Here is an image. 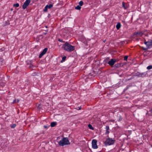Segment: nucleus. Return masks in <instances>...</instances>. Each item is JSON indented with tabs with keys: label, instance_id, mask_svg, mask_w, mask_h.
Masks as SVG:
<instances>
[{
	"label": "nucleus",
	"instance_id": "f257e3e1",
	"mask_svg": "<svg viewBox=\"0 0 152 152\" xmlns=\"http://www.w3.org/2000/svg\"><path fill=\"white\" fill-rule=\"evenodd\" d=\"M62 48L65 50L71 52L74 50V46L69 44L67 42H66L62 46Z\"/></svg>",
	"mask_w": 152,
	"mask_h": 152
},
{
	"label": "nucleus",
	"instance_id": "f03ea898",
	"mask_svg": "<svg viewBox=\"0 0 152 152\" xmlns=\"http://www.w3.org/2000/svg\"><path fill=\"white\" fill-rule=\"evenodd\" d=\"M59 144L61 146H64V145H69L70 143L67 138H63L59 142Z\"/></svg>",
	"mask_w": 152,
	"mask_h": 152
},
{
	"label": "nucleus",
	"instance_id": "7ed1b4c3",
	"mask_svg": "<svg viewBox=\"0 0 152 152\" xmlns=\"http://www.w3.org/2000/svg\"><path fill=\"white\" fill-rule=\"evenodd\" d=\"M97 141L95 139L93 140L92 142V147L94 149H97L98 146L97 145Z\"/></svg>",
	"mask_w": 152,
	"mask_h": 152
},
{
	"label": "nucleus",
	"instance_id": "20e7f679",
	"mask_svg": "<svg viewBox=\"0 0 152 152\" xmlns=\"http://www.w3.org/2000/svg\"><path fill=\"white\" fill-rule=\"evenodd\" d=\"M31 0H26L23 5V9L24 10L28 6Z\"/></svg>",
	"mask_w": 152,
	"mask_h": 152
},
{
	"label": "nucleus",
	"instance_id": "39448f33",
	"mask_svg": "<svg viewBox=\"0 0 152 152\" xmlns=\"http://www.w3.org/2000/svg\"><path fill=\"white\" fill-rule=\"evenodd\" d=\"M106 143L109 145L113 144L114 142V140L111 139L109 138L107 139Z\"/></svg>",
	"mask_w": 152,
	"mask_h": 152
},
{
	"label": "nucleus",
	"instance_id": "423d86ee",
	"mask_svg": "<svg viewBox=\"0 0 152 152\" xmlns=\"http://www.w3.org/2000/svg\"><path fill=\"white\" fill-rule=\"evenodd\" d=\"M116 60L115 59H112L108 62V64L111 66H112L114 63L116 62Z\"/></svg>",
	"mask_w": 152,
	"mask_h": 152
},
{
	"label": "nucleus",
	"instance_id": "0eeeda50",
	"mask_svg": "<svg viewBox=\"0 0 152 152\" xmlns=\"http://www.w3.org/2000/svg\"><path fill=\"white\" fill-rule=\"evenodd\" d=\"M48 50V48H46L44 49L41 53L39 55V57L41 58L43 55H44Z\"/></svg>",
	"mask_w": 152,
	"mask_h": 152
},
{
	"label": "nucleus",
	"instance_id": "6e6552de",
	"mask_svg": "<svg viewBox=\"0 0 152 152\" xmlns=\"http://www.w3.org/2000/svg\"><path fill=\"white\" fill-rule=\"evenodd\" d=\"M144 44L146 45L148 48H149L152 45V41H151L148 42H145Z\"/></svg>",
	"mask_w": 152,
	"mask_h": 152
},
{
	"label": "nucleus",
	"instance_id": "1a4fd4ad",
	"mask_svg": "<svg viewBox=\"0 0 152 152\" xmlns=\"http://www.w3.org/2000/svg\"><path fill=\"white\" fill-rule=\"evenodd\" d=\"M143 33L142 32H136L134 33V35H139V36H142V35H143Z\"/></svg>",
	"mask_w": 152,
	"mask_h": 152
},
{
	"label": "nucleus",
	"instance_id": "9d476101",
	"mask_svg": "<svg viewBox=\"0 0 152 152\" xmlns=\"http://www.w3.org/2000/svg\"><path fill=\"white\" fill-rule=\"evenodd\" d=\"M121 26V24L120 23H118L116 26V28L117 29H119Z\"/></svg>",
	"mask_w": 152,
	"mask_h": 152
},
{
	"label": "nucleus",
	"instance_id": "9b49d317",
	"mask_svg": "<svg viewBox=\"0 0 152 152\" xmlns=\"http://www.w3.org/2000/svg\"><path fill=\"white\" fill-rule=\"evenodd\" d=\"M56 125V123L55 122H52L51 123L50 126L52 127L55 126Z\"/></svg>",
	"mask_w": 152,
	"mask_h": 152
},
{
	"label": "nucleus",
	"instance_id": "f8f14e48",
	"mask_svg": "<svg viewBox=\"0 0 152 152\" xmlns=\"http://www.w3.org/2000/svg\"><path fill=\"white\" fill-rule=\"evenodd\" d=\"M146 75V73H142L140 74L139 75L140 76V77H143L145 76Z\"/></svg>",
	"mask_w": 152,
	"mask_h": 152
},
{
	"label": "nucleus",
	"instance_id": "ddd939ff",
	"mask_svg": "<svg viewBox=\"0 0 152 152\" xmlns=\"http://www.w3.org/2000/svg\"><path fill=\"white\" fill-rule=\"evenodd\" d=\"M123 7H124V9H126L127 8V6L125 5V3L124 2H122Z\"/></svg>",
	"mask_w": 152,
	"mask_h": 152
},
{
	"label": "nucleus",
	"instance_id": "4468645a",
	"mask_svg": "<svg viewBox=\"0 0 152 152\" xmlns=\"http://www.w3.org/2000/svg\"><path fill=\"white\" fill-rule=\"evenodd\" d=\"M88 127L89 128V129H91L92 130H94V128L92 126V125H91L90 124H89L88 125Z\"/></svg>",
	"mask_w": 152,
	"mask_h": 152
},
{
	"label": "nucleus",
	"instance_id": "2eb2a0df",
	"mask_svg": "<svg viewBox=\"0 0 152 152\" xmlns=\"http://www.w3.org/2000/svg\"><path fill=\"white\" fill-rule=\"evenodd\" d=\"M121 66V64H119V63L116 64L115 65V66L116 67H120Z\"/></svg>",
	"mask_w": 152,
	"mask_h": 152
},
{
	"label": "nucleus",
	"instance_id": "dca6fc26",
	"mask_svg": "<svg viewBox=\"0 0 152 152\" xmlns=\"http://www.w3.org/2000/svg\"><path fill=\"white\" fill-rule=\"evenodd\" d=\"M75 9L77 10H80L81 9V7L79 5H77L75 8Z\"/></svg>",
	"mask_w": 152,
	"mask_h": 152
},
{
	"label": "nucleus",
	"instance_id": "f3484780",
	"mask_svg": "<svg viewBox=\"0 0 152 152\" xmlns=\"http://www.w3.org/2000/svg\"><path fill=\"white\" fill-rule=\"evenodd\" d=\"M66 57L65 56L63 57L62 58V60L61 61V62H62L63 61H65V60L66 59Z\"/></svg>",
	"mask_w": 152,
	"mask_h": 152
},
{
	"label": "nucleus",
	"instance_id": "a211bd4d",
	"mask_svg": "<svg viewBox=\"0 0 152 152\" xmlns=\"http://www.w3.org/2000/svg\"><path fill=\"white\" fill-rule=\"evenodd\" d=\"M37 107L39 109H40L42 108V105L41 104H38L37 105Z\"/></svg>",
	"mask_w": 152,
	"mask_h": 152
},
{
	"label": "nucleus",
	"instance_id": "6ab92c4d",
	"mask_svg": "<svg viewBox=\"0 0 152 152\" xmlns=\"http://www.w3.org/2000/svg\"><path fill=\"white\" fill-rule=\"evenodd\" d=\"M46 6H48L47 8H50L53 7V5L51 4H50L49 5H47Z\"/></svg>",
	"mask_w": 152,
	"mask_h": 152
},
{
	"label": "nucleus",
	"instance_id": "aec40b11",
	"mask_svg": "<svg viewBox=\"0 0 152 152\" xmlns=\"http://www.w3.org/2000/svg\"><path fill=\"white\" fill-rule=\"evenodd\" d=\"M19 4L18 3H16L15 4H13V6L16 7H18L19 6Z\"/></svg>",
	"mask_w": 152,
	"mask_h": 152
},
{
	"label": "nucleus",
	"instance_id": "412c9836",
	"mask_svg": "<svg viewBox=\"0 0 152 152\" xmlns=\"http://www.w3.org/2000/svg\"><path fill=\"white\" fill-rule=\"evenodd\" d=\"M79 5L82 6L83 4V2L82 1H80L79 3Z\"/></svg>",
	"mask_w": 152,
	"mask_h": 152
},
{
	"label": "nucleus",
	"instance_id": "4be33fe9",
	"mask_svg": "<svg viewBox=\"0 0 152 152\" xmlns=\"http://www.w3.org/2000/svg\"><path fill=\"white\" fill-rule=\"evenodd\" d=\"M147 69H152V65H150L148 66L147 67Z\"/></svg>",
	"mask_w": 152,
	"mask_h": 152
},
{
	"label": "nucleus",
	"instance_id": "5701e85b",
	"mask_svg": "<svg viewBox=\"0 0 152 152\" xmlns=\"http://www.w3.org/2000/svg\"><path fill=\"white\" fill-rule=\"evenodd\" d=\"M48 6H46L45 8V9H44V12H46L47 11L48 8H47Z\"/></svg>",
	"mask_w": 152,
	"mask_h": 152
},
{
	"label": "nucleus",
	"instance_id": "b1692460",
	"mask_svg": "<svg viewBox=\"0 0 152 152\" xmlns=\"http://www.w3.org/2000/svg\"><path fill=\"white\" fill-rule=\"evenodd\" d=\"M128 56H126L124 57V60L125 61H126L128 58Z\"/></svg>",
	"mask_w": 152,
	"mask_h": 152
},
{
	"label": "nucleus",
	"instance_id": "393cba45",
	"mask_svg": "<svg viewBox=\"0 0 152 152\" xmlns=\"http://www.w3.org/2000/svg\"><path fill=\"white\" fill-rule=\"evenodd\" d=\"M16 126L15 124H13L12 126H11V127L12 128H14Z\"/></svg>",
	"mask_w": 152,
	"mask_h": 152
},
{
	"label": "nucleus",
	"instance_id": "a878e982",
	"mask_svg": "<svg viewBox=\"0 0 152 152\" xmlns=\"http://www.w3.org/2000/svg\"><path fill=\"white\" fill-rule=\"evenodd\" d=\"M105 129L106 130V131L108 130L109 129V126H106V127Z\"/></svg>",
	"mask_w": 152,
	"mask_h": 152
},
{
	"label": "nucleus",
	"instance_id": "bb28decb",
	"mask_svg": "<svg viewBox=\"0 0 152 152\" xmlns=\"http://www.w3.org/2000/svg\"><path fill=\"white\" fill-rule=\"evenodd\" d=\"M16 99H15V100L13 101V102H12V104H14V103H16Z\"/></svg>",
	"mask_w": 152,
	"mask_h": 152
},
{
	"label": "nucleus",
	"instance_id": "cd10ccee",
	"mask_svg": "<svg viewBox=\"0 0 152 152\" xmlns=\"http://www.w3.org/2000/svg\"><path fill=\"white\" fill-rule=\"evenodd\" d=\"M150 112L151 113L150 114L151 115H152V108L150 110Z\"/></svg>",
	"mask_w": 152,
	"mask_h": 152
},
{
	"label": "nucleus",
	"instance_id": "c85d7f7f",
	"mask_svg": "<svg viewBox=\"0 0 152 152\" xmlns=\"http://www.w3.org/2000/svg\"><path fill=\"white\" fill-rule=\"evenodd\" d=\"M49 126H44V128H45V129H47L48 127H49Z\"/></svg>",
	"mask_w": 152,
	"mask_h": 152
},
{
	"label": "nucleus",
	"instance_id": "c756f323",
	"mask_svg": "<svg viewBox=\"0 0 152 152\" xmlns=\"http://www.w3.org/2000/svg\"><path fill=\"white\" fill-rule=\"evenodd\" d=\"M109 132L108 130L106 131V133L107 134H108L109 133Z\"/></svg>",
	"mask_w": 152,
	"mask_h": 152
},
{
	"label": "nucleus",
	"instance_id": "7c9ffc66",
	"mask_svg": "<svg viewBox=\"0 0 152 152\" xmlns=\"http://www.w3.org/2000/svg\"><path fill=\"white\" fill-rule=\"evenodd\" d=\"M78 108V110H80L81 109V107H79Z\"/></svg>",
	"mask_w": 152,
	"mask_h": 152
},
{
	"label": "nucleus",
	"instance_id": "2f4dec72",
	"mask_svg": "<svg viewBox=\"0 0 152 152\" xmlns=\"http://www.w3.org/2000/svg\"><path fill=\"white\" fill-rule=\"evenodd\" d=\"M31 66H32V65L31 64H30V67L31 68Z\"/></svg>",
	"mask_w": 152,
	"mask_h": 152
},
{
	"label": "nucleus",
	"instance_id": "473e14b6",
	"mask_svg": "<svg viewBox=\"0 0 152 152\" xmlns=\"http://www.w3.org/2000/svg\"><path fill=\"white\" fill-rule=\"evenodd\" d=\"M19 102V99H17V102Z\"/></svg>",
	"mask_w": 152,
	"mask_h": 152
},
{
	"label": "nucleus",
	"instance_id": "72a5a7b5",
	"mask_svg": "<svg viewBox=\"0 0 152 152\" xmlns=\"http://www.w3.org/2000/svg\"><path fill=\"white\" fill-rule=\"evenodd\" d=\"M12 10H13L12 9H11V11H12Z\"/></svg>",
	"mask_w": 152,
	"mask_h": 152
},
{
	"label": "nucleus",
	"instance_id": "f704fd0d",
	"mask_svg": "<svg viewBox=\"0 0 152 152\" xmlns=\"http://www.w3.org/2000/svg\"><path fill=\"white\" fill-rule=\"evenodd\" d=\"M2 82H3V83H4V80H2Z\"/></svg>",
	"mask_w": 152,
	"mask_h": 152
},
{
	"label": "nucleus",
	"instance_id": "c9c22d12",
	"mask_svg": "<svg viewBox=\"0 0 152 152\" xmlns=\"http://www.w3.org/2000/svg\"><path fill=\"white\" fill-rule=\"evenodd\" d=\"M59 41H60V42H61V41H61V40H59Z\"/></svg>",
	"mask_w": 152,
	"mask_h": 152
},
{
	"label": "nucleus",
	"instance_id": "e433bc0d",
	"mask_svg": "<svg viewBox=\"0 0 152 152\" xmlns=\"http://www.w3.org/2000/svg\"><path fill=\"white\" fill-rule=\"evenodd\" d=\"M144 50H146V49H145V48H144Z\"/></svg>",
	"mask_w": 152,
	"mask_h": 152
},
{
	"label": "nucleus",
	"instance_id": "4c0bfd02",
	"mask_svg": "<svg viewBox=\"0 0 152 152\" xmlns=\"http://www.w3.org/2000/svg\"><path fill=\"white\" fill-rule=\"evenodd\" d=\"M105 40L104 41V42H105Z\"/></svg>",
	"mask_w": 152,
	"mask_h": 152
}]
</instances>
